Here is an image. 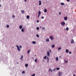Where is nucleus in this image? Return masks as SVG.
Instances as JSON below:
<instances>
[{"label":"nucleus","mask_w":76,"mask_h":76,"mask_svg":"<svg viewBox=\"0 0 76 76\" xmlns=\"http://www.w3.org/2000/svg\"><path fill=\"white\" fill-rule=\"evenodd\" d=\"M26 18L28 19H29V15H27L26 16Z\"/></svg>","instance_id":"2eb2a0df"},{"label":"nucleus","mask_w":76,"mask_h":76,"mask_svg":"<svg viewBox=\"0 0 76 76\" xmlns=\"http://www.w3.org/2000/svg\"><path fill=\"white\" fill-rule=\"evenodd\" d=\"M39 16L40 15H38V18H39Z\"/></svg>","instance_id":"8fccbe9b"},{"label":"nucleus","mask_w":76,"mask_h":76,"mask_svg":"<svg viewBox=\"0 0 76 76\" xmlns=\"http://www.w3.org/2000/svg\"><path fill=\"white\" fill-rule=\"evenodd\" d=\"M24 1H25V2H26V0H24Z\"/></svg>","instance_id":"de8ad7c7"},{"label":"nucleus","mask_w":76,"mask_h":76,"mask_svg":"<svg viewBox=\"0 0 76 76\" xmlns=\"http://www.w3.org/2000/svg\"><path fill=\"white\" fill-rule=\"evenodd\" d=\"M42 4V3H41V1H39V5L41 6V5Z\"/></svg>","instance_id":"20e7f679"},{"label":"nucleus","mask_w":76,"mask_h":76,"mask_svg":"<svg viewBox=\"0 0 76 76\" xmlns=\"http://www.w3.org/2000/svg\"><path fill=\"white\" fill-rule=\"evenodd\" d=\"M23 57V55L21 56V57L20 58V59H22Z\"/></svg>","instance_id":"bb28decb"},{"label":"nucleus","mask_w":76,"mask_h":76,"mask_svg":"<svg viewBox=\"0 0 76 76\" xmlns=\"http://www.w3.org/2000/svg\"><path fill=\"white\" fill-rule=\"evenodd\" d=\"M54 47H55V45H52V47L53 48H54Z\"/></svg>","instance_id":"aec40b11"},{"label":"nucleus","mask_w":76,"mask_h":76,"mask_svg":"<svg viewBox=\"0 0 76 76\" xmlns=\"http://www.w3.org/2000/svg\"><path fill=\"white\" fill-rule=\"evenodd\" d=\"M19 47H20V48H22V46H21V45Z\"/></svg>","instance_id":"58836bf2"},{"label":"nucleus","mask_w":76,"mask_h":76,"mask_svg":"<svg viewBox=\"0 0 76 76\" xmlns=\"http://www.w3.org/2000/svg\"><path fill=\"white\" fill-rule=\"evenodd\" d=\"M47 63L49 62V58H48V57H47Z\"/></svg>","instance_id":"6e6552de"},{"label":"nucleus","mask_w":76,"mask_h":76,"mask_svg":"<svg viewBox=\"0 0 76 76\" xmlns=\"http://www.w3.org/2000/svg\"><path fill=\"white\" fill-rule=\"evenodd\" d=\"M51 69H49V71L50 72V71H51Z\"/></svg>","instance_id":"c03bdc74"},{"label":"nucleus","mask_w":76,"mask_h":76,"mask_svg":"<svg viewBox=\"0 0 76 76\" xmlns=\"http://www.w3.org/2000/svg\"><path fill=\"white\" fill-rule=\"evenodd\" d=\"M36 36H37V37H38V38L39 37V35H38V34H36Z\"/></svg>","instance_id":"c756f323"},{"label":"nucleus","mask_w":76,"mask_h":76,"mask_svg":"<svg viewBox=\"0 0 76 76\" xmlns=\"http://www.w3.org/2000/svg\"><path fill=\"white\" fill-rule=\"evenodd\" d=\"M59 15H61V12H59Z\"/></svg>","instance_id":"49530a36"},{"label":"nucleus","mask_w":76,"mask_h":76,"mask_svg":"<svg viewBox=\"0 0 76 76\" xmlns=\"http://www.w3.org/2000/svg\"><path fill=\"white\" fill-rule=\"evenodd\" d=\"M32 44H36V42L35 41H33L32 42Z\"/></svg>","instance_id":"ddd939ff"},{"label":"nucleus","mask_w":76,"mask_h":76,"mask_svg":"<svg viewBox=\"0 0 76 76\" xmlns=\"http://www.w3.org/2000/svg\"><path fill=\"white\" fill-rule=\"evenodd\" d=\"M49 51L50 52H51V50H49Z\"/></svg>","instance_id":"a18cd8bd"},{"label":"nucleus","mask_w":76,"mask_h":76,"mask_svg":"<svg viewBox=\"0 0 76 76\" xmlns=\"http://www.w3.org/2000/svg\"><path fill=\"white\" fill-rule=\"evenodd\" d=\"M73 76H75V75L74 74Z\"/></svg>","instance_id":"864d4df0"},{"label":"nucleus","mask_w":76,"mask_h":76,"mask_svg":"<svg viewBox=\"0 0 76 76\" xmlns=\"http://www.w3.org/2000/svg\"><path fill=\"white\" fill-rule=\"evenodd\" d=\"M56 60L57 61H58V57H56Z\"/></svg>","instance_id":"9d476101"},{"label":"nucleus","mask_w":76,"mask_h":76,"mask_svg":"<svg viewBox=\"0 0 76 76\" xmlns=\"http://www.w3.org/2000/svg\"><path fill=\"white\" fill-rule=\"evenodd\" d=\"M17 64H18V63H17Z\"/></svg>","instance_id":"bf43d9fd"},{"label":"nucleus","mask_w":76,"mask_h":76,"mask_svg":"<svg viewBox=\"0 0 76 76\" xmlns=\"http://www.w3.org/2000/svg\"><path fill=\"white\" fill-rule=\"evenodd\" d=\"M35 61L36 63H37V59L36 58L35 59Z\"/></svg>","instance_id":"c85d7f7f"},{"label":"nucleus","mask_w":76,"mask_h":76,"mask_svg":"<svg viewBox=\"0 0 76 76\" xmlns=\"http://www.w3.org/2000/svg\"><path fill=\"white\" fill-rule=\"evenodd\" d=\"M37 30H39V27H37Z\"/></svg>","instance_id":"7c9ffc66"},{"label":"nucleus","mask_w":76,"mask_h":76,"mask_svg":"<svg viewBox=\"0 0 76 76\" xmlns=\"http://www.w3.org/2000/svg\"><path fill=\"white\" fill-rule=\"evenodd\" d=\"M29 51H30V50H29L28 51L27 53L28 54H29Z\"/></svg>","instance_id":"473e14b6"},{"label":"nucleus","mask_w":76,"mask_h":76,"mask_svg":"<svg viewBox=\"0 0 76 76\" xmlns=\"http://www.w3.org/2000/svg\"><path fill=\"white\" fill-rule=\"evenodd\" d=\"M49 41V39H48V38L47 39H46V42H48Z\"/></svg>","instance_id":"a211bd4d"},{"label":"nucleus","mask_w":76,"mask_h":76,"mask_svg":"<svg viewBox=\"0 0 76 76\" xmlns=\"http://www.w3.org/2000/svg\"><path fill=\"white\" fill-rule=\"evenodd\" d=\"M57 70H60V68H56Z\"/></svg>","instance_id":"2f4dec72"},{"label":"nucleus","mask_w":76,"mask_h":76,"mask_svg":"<svg viewBox=\"0 0 76 76\" xmlns=\"http://www.w3.org/2000/svg\"><path fill=\"white\" fill-rule=\"evenodd\" d=\"M12 48H14V47H12Z\"/></svg>","instance_id":"5fc2aeb1"},{"label":"nucleus","mask_w":76,"mask_h":76,"mask_svg":"<svg viewBox=\"0 0 76 76\" xmlns=\"http://www.w3.org/2000/svg\"><path fill=\"white\" fill-rule=\"evenodd\" d=\"M21 12L23 14L25 12V11H24V10H21Z\"/></svg>","instance_id":"f3484780"},{"label":"nucleus","mask_w":76,"mask_h":76,"mask_svg":"<svg viewBox=\"0 0 76 76\" xmlns=\"http://www.w3.org/2000/svg\"><path fill=\"white\" fill-rule=\"evenodd\" d=\"M64 4V3H61V5H63Z\"/></svg>","instance_id":"4be33fe9"},{"label":"nucleus","mask_w":76,"mask_h":76,"mask_svg":"<svg viewBox=\"0 0 76 76\" xmlns=\"http://www.w3.org/2000/svg\"><path fill=\"white\" fill-rule=\"evenodd\" d=\"M39 28H41V26H40Z\"/></svg>","instance_id":"603ef678"},{"label":"nucleus","mask_w":76,"mask_h":76,"mask_svg":"<svg viewBox=\"0 0 76 76\" xmlns=\"http://www.w3.org/2000/svg\"><path fill=\"white\" fill-rule=\"evenodd\" d=\"M44 17L43 16L42 17V19H44Z\"/></svg>","instance_id":"a19ab883"},{"label":"nucleus","mask_w":76,"mask_h":76,"mask_svg":"<svg viewBox=\"0 0 76 76\" xmlns=\"http://www.w3.org/2000/svg\"><path fill=\"white\" fill-rule=\"evenodd\" d=\"M35 76V74H34L32 75L31 76Z\"/></svg>","instance_id":"72a5a7b5"},{"label":"nucleus","mask_w":76,"mask_h":76,"mask_svg":"<svg viewBox=\"0 0 76 76\" xmlns=\"http://www.w3.org/2000/svg\"><path fill=\"white\" fill-rule=\"evenodd\" d=\"M22 32H24L25 31V29L23 28H22V29L21 30Z\"/></svg>","instance_id":"f8f14e48"},{"label":"nucleus","mask_w":76,"mask_h":76,"mask_svg":"<svg viewBox=\"0 0 76 76\" xmlns=\"http://www.w3.org/2000/svg\"><path fill=\"white\" fill-rule=\"evenodd\" d=\"M69 54H72V52L71 51H69Z\"/></svg>","instance_id":"e433bc0d"},{"label":"nucleus","mask_w":76,"mask_h":76,"mask_svg":"<svg viewBox=\"0 0 76 76\" xmlns=\"http://www.w3.org/2000/svg\"><path fill=\"white\" fill-rule=\"evenodd\" d=\"M69 52V50H68V49H66V53H68V52Z\"/></svg>","instance_id":"4468645a"},{"label":"nucleus","mask_w":76,"mask_h":76,"mask_svg":"<svg viewBox=\"0 0 76 76\" xmlns=\"http://www.w3.org/2000/svg\"><path fill=\"white\" fill-rule=\"evenodd\" d=\"M22 73H23V74H25V71H23L22 72Z\"/></svg>","instance_id":"412c9836"},{"label":"nucleus","mask_w":76,"mask_h":76,"mask_svg":"<svg viewBox=\"0 0 76 76\" xmlns=\"http://www.w3.org/2000/svg\"><path fill=\"white\" fill-rule=\"evenodd\" d=\"M0 0H0V1H0Z\"/></svg>","instance_id":"13d9d810"},{"label":"nucleus","mask_w":76,"mask_h":76,"mask_svg":"<svg viewBox=\"0 0 76 76\" xmlns=\"http://www.w3.org/2000/svg\"><path fill=\"white\" fill-rule=\"evenodd\" d=\"M47 54L48 57H49L50 56V52L49 51H48L47 52Z\"/></svg>","instance_id":"0eeeda50"},{"label":"nucleus","mask_w":76,"mask_h":76,"mask_svg":"<svg viewBox=\"0 0 76 76\" xmlns=\"http://www.w3.org/2000/svg\"><path fill=\"white\" fill-rule=\"evenodd\" d=\"M16 47H17V50L18 51H20V48H19V46H18V45H16Z\"/></svg>","instance_id":"f257e3e1"},{"label":"nucleus","mask_w":76,"mask_h":76,"mask_svg":"<svg viewBox=\"0 0 76 76\" xmlns=\"http://www.w3.org/2000/svg\"><path fill=\"white\" fill-rule=\"evenodd\" d=\"M43 61H44V60H43Z\"/></svg>","instance_id":"4d7b16f0"},{"label":"nucleus","mask_w":76,"mask_h":76,"mask_svg":"<svg viewBox=\"0 0 76 76\" xmlns=\"http://www.w3.org/2000/svg\"><path fill=\"white\" fill-rule=\"evenodd\" d=\"M50 71L51 72H53V71L51 69V70H50Z\"/></svg>","instance_id":"09e8293b"},{"label":"nucleus","mask_w":76,"mask_h":76,"mask_svg":"<svg viewBox=\"0 0 76 76\" xmlns=\"http://www.w3.org/2000/svg\"><path fill=\"white\" fill-rule=\"evenodd\" d=\"M15 15H13V16L12 17V18H15Z\"/></svg>","instance_id":"a878e982"},{"label":"nucleus","mask_w":76,"mask_h":76,"mask_svg":"<svg viewBox=\"0 0 76 76\" xmlns=\"http://www.w3.org/2000/svg\"><path fill=\"white\" fill-rule=\"evenodd\" d=\"M9 25H7V27L9 28Z\"/></svg>","instance_id":"c9c22d12"},{"label":"nucleus","mask_w":76,"mask_h":76,"mask_svg":"<svg viewBox=\"0 0 76 76\" xmlns=\"http://www.w3.org/2000/svg\"><path fill=\"white\" fill-rule=\"evenodd\" d=\"M66 31H68L69 30V28L66 27Z\"/></svg>","instance_id":"cd10ccee"},{"label":"nucleus","mask_w":76,"mask_h":76,"mask_svg":"<svg viewBox=\"0 0 76 76\" xmlns=\"http://www.w3.org/2000/svg\"><path fill=\"white\" fill-rule=\"evenodd\" d=\"M25 66H26V67H28V64H25Z\"/></svg>","instance_id":"6ab92c4d"},{"label":"nucleus","mask_w":76,"mask_h":76,"mask_svg":"<svg viewBox=\"0 0 76 76\" xmlns=\"http://www.w3.org/2000/svg\"><path fill=\"white\" fill-rule=\"evenodd\" d=\"M60 58V57H61V56H59Z\"/></svg>","instance_id":"6e6d98bb"},{"label":"nucleus","mask_w":76,"mask_h":76,"mask_svg":"<svg viewBox=\"0 0 76 76\" xmlns=\"http://www.w3.org/2000/svg\"><path fill=\"white\" fill-rule=\"evenodd\" d=\"M19 28L20 29H22V26L20 25L19 26Z\"/></svg>","instance_id":"dca6fc26"},{"label":"nucleus","mask_w":76,"mask_h":76,"mask_svg":"<svg viewBox=\"0 0 76 76\" xmlns=\"http://www.w3.org/2000/svg\"><path fill=\"white\" fill-rule=\"evenodd\" d=\"M64 19L65 20H67V17H64Z\"/></svg>","instance_id":"39448f33"},{"label":"nucleus","mask_w":76,"mask_h":76,"mask_svg":"<svg viewBox=\"0 0 76 76\" xmlns=\"http://www.w3.org/2000/svg\"><path fill=\"white\" fill-rule=\"evenodd\" d=\"M37 23H38V22H39V20H37Z\"/></svg>","instance_id":"37998d69"},{"label":"nucleus","mask_w":76,"mask_h":76,"mask_svg":"<svg viewBox=\"0 0 76 76\" xmlns=\"http://www.w3.org/2000/svg\"><path fill=\"white\" fill-rule=\"evenodd\" d=\"M74 42V40L73 39H72L71 41V44H73V43Z\"/></svg>","instance_id":"423d86ee"},{"label":"nucleus","mask_w":76,"mask_h":76,"mask_svg":"<svg viewBox=\"0 0 76 76\" xmlns=\"http://www.w3.org/2000/svg\"><path fill=\"white\" fill-rule=\"evenodd\" d=\"M64 61H65V63H67L68 62V61L65 60Z\"/></svg>","instance_id":"393cba45"},{"label":"nucleus","mask_w":76,"mask_h":76,"mask_svg":"<svg viewBox=\"0 0 76 76\" xmlns=\"http://www.w3.org/2000/svg\"><path fill=\"white\" fill-rule=\"evenodd\" d=\"M41 13V12L40 11H39V15H40V14Z\"/></svg>","instance_id":"5701e85b"},{"label":"nucleus","mask_w":76,"mask_h":76,"mask_svg":"<svg viewBox=\"0 0 76 76\" xmlns=\"http://www.w3.org/2000/svg\"><path fill=\"white\" fill-rule=\"evenodd\" d=\"M53 71H54L55 70H56V69L54 68V69H53Z\"/></svg>","instance_id":"79ce46f5"},{"label":"nucleus","mask_w":76,"mask_h":76,"mask_svg":"<svg viewBox=\"0 0 76 76\" xmlns=\"http://www.w3.org/2000/svg\"><path fill=\"white\" fill-rule=\"evenodd\" d=\"M42 30H44V29H45V27H42Z\"/></svg>","instance_id":"f704fd0d"},{"label":"nucleus","mask_w":76,"mask_h":76,"mask_svg":"<svg viewBox=\"0 0 76 76\" xmlns=\"http://www.w3.org/2000/svg\"><path fill=\"white\" fill-rule=\"evenodd\" d=\"M61 25H64L65 24V22H64V21H63L61 23Z\"/></svg>","instance_id":"f03ea898"},{"label":"nucleus","mask_w":76,"mask_h":76,"mask_svg":"<svg viewBox=\"0 0 76 76\" xmlns=\"http://www.w3.org/2000/svg\"><path fill=\"white\" fill-rule=\"evenodd\" d=\"M45 11H44V12H47V9H44Z\"/></svg>","instance_id":"9b49d317"},{"label":"nucleus","mask_w":76,"mask_h":76,"mask_svg":"<svg viewBox=\"0 0 76 76\" xmlns=\"http://www.w3.org/2000/svg\"><path fill=\"white\" fill-rule=\"evenodd\" d=\"M61 73H63V72H60L58 73V76H60L61 75Z\"/></svg>","instance_id":"1a4fd4ad"},{"label":"nucleus","mask_w":76,"mask_h":76,"mask_svg":"<svg viewBox=\"0 0 76 76\" xmlns=\"http://www.w3.org/2000/svg\"><path fill=\"white\" fill-rule=\"evenodd\" d=\"M66 1H68V2H69V1H70V0H66Z\"/></svg>","instance_id":"ea45409f"},{"label":"nucleus","mask_w":76,"mask_h":76,"mask_svg":"<svg viewBox=\"0 0 76 76\" xmlns=\"http://www.w3.org/2000/svg\"><path fill=\"white\" fill-rule=\"evenodd\" d=\"M44 59H46L47 58V56H45V57H44L43 58Z\"/></svg>","instance_id":"b1692460"},{"label":"nucleus","mask_w":76,"mask_h":76,"mask_svg":"<svg viewBox=\"0 0 76 76\" xmlns=\"http://www.w3.org/2000/svg\"><path fill=\"white\" fill-rule=\"evenodd\" d=\"M50 38L51 39H52V40H53V39H54V38H53V36H50Z\"/></svg>","instance_id":"7ed1b4c3"},{"label":"nucleus","mask_w":76,"mask_h":76,"mask_svg":"<svg viewBox=\"0 0 76 76\" xmlns=\"http://www.w3.org/2000/svg\"><path fill=\"white\" fill-rule=\"evenodd\" d=\"M1 4H0V7H1Z\"/></svg>","instance_id":"3c124183"},{"label":"nucleus","mask_w":76,"mask_h":76,"mask_svg":"<svg viewBox=\"0 0 76 76\" xmlns=\"http://www.w3.org/2000/svg\"><path fill=\"white\" fill-rule=\"evenodd\" d=\"M61 49V47L59 48H58V50H60Z\"/></svg>","instance_id":"4c0bfd02"}]
</instances>
